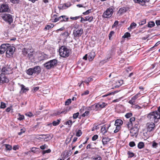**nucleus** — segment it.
Masks as SVG:
<instances>
[{"mask_svg": "<svg viewBox=\"0 0 160 160\" xmlns=\"http://www.w3.org/2000/svg\"><path fill=\"white\" fill-rule=\"evenodd\" d=\"M148 118L154 123H157L160 119V114L156 111H154L148 114Z\"/></svg>", "mask_w": 160, "mask_h": 160, "instance_id": "obj_1", "label": "nucleus"}, {"mask_svg": "<svg viewBox=\"0 0 160 160\" xmlns=\"http://www.w3.org/2000/svg\"><path fill=\"white\" fill-rule=\"evenodd\" d=\"M59 52L60 56L63 58H66L70 55L71 50L66 46H62L59 48Z\"/></svg>", "mask_w": 160, "mask_h": 160, "instance_id": "obj_2", "label": "nucleus"}, {"mask_svg": "<svg viewBox=\"0 0 160 160\" xmlns=\"http://www.w3.org/2000/svg\"><path fill=\"white\" fill-rule=\"evenodd\" d=\"M41 69L39 66H36L33 68H29L26 71L27 73L29 75H32L33 74H38L41 72Z\"/></svg>", "mask_w": 160, "mask_h": 160, "instance_id": "obj_3", "label": "nucleus"}, {"mask_svg": "<svg viewBox=\"0 0 160 160\" xmlns=\"http://www.w3.org/2000/svg\"><path fill=\"white\" fill-rule=\"evenodd\" d=\"M58 61L56 59L50 60L44 64V67L47 69H50L54 68L57 66Z\"/></svg>", "mask_w": 160, "mask_h": 160, "instance_id": "obj_4", "label": "nucleus"}, {"mask_svg": "<svg viewBox=\"0 0 160 160\" xmlns=\"http://www.w3.org/2000/svg\"><path fill=\"white\" fill-rule=\"evenodd\" d=\"M6 49V56L8 58L12 57L13 54L15 51V48L11 46L9 44H7Z\"/></svg>", "mask_w": 160, "mask_h": 160, "instance_id": "obj_5", "label": "nucleus"}, {"mask_svg": "<svg viewBox=\"0 0 160 160\" xmlns=\"http://www.w3.org/2000/svg\"><path fill=\"white\" fill-rule=\"evenodd\" d=\"M34 52L32 48H24L22 50V54L24 56H26L27 55V57L30 59L33 57V53Z\"/></svg>", "mask_w": 160, "mask_h": 160, "instance_id": "obj_6", "label": "nucleus"}, {"mask_svg": "<svg viewBox=\"0 0 160 160\" xmlns=\"http://www.w3.org/2000/svg\"><path fill=\"white\" fill-rule=\"evenodd\" d=\"M10 11L9 5L3 3L0 5V13L8 12Z\"/></svg>", "mask_w": 160, "mask_h": 160, "instance_id": "obj_7", "label": "nucleus"}, {"mask_svg": "<svg viewBox=\"0 0 160 160\" xmlns=\"http://www.w3.org/2000/svg\"><path fill=\"white\" fill-rule=\"evenodd\" d=\"M113 9L111 7L108 8L102 14V16L105 18H108L111 17L113 13Z\"/></svg>", "mask_w": 160, "mask_h": 160, "instance_id": "obj_8", "label": "nucleus"}, {"mask_svg": "<svg viewBox=\"0 0 160 160\" xmlns=\"http://www.w3.org/2000/svg\"><path fill=\"white\" fill-rule=\"evenodd\" d=\"M83 32V29L82 28H77L74 29L73 31V35L74 38H78L80 37L82 35Z\"/></svg>", "mask_w": 160, "mask_h": 160, "instance_id": "obj_9", "label": "nucleus"}, {"mask_svg": "<svg viewBox=\"0 0 160 160\" xmlns=\"http://www.w3.org/2000/svg\"><path fill=\"white\" fill-rule=\"evenodd\" d=\"M155 123L153 122H148L146 124V129L148 132L153 131L155 129Z\"/></svg>", "mask_w": 160, "mask_h": 160, "instance_id": "obj_10", "label": "nucleus"}, {"mask_svg": "<svg viewBox=\"0 0 160 160\" xmlns=\"http://www.w3.org/2000/svg\"><path fill=\"white\" fill-rule=\"evenodd\" d=\"M9 80L8 78L3 73H2L0 75V85L4 83L8 82Z\"/></svg>", "mask_w": 160, "mask_h": 160, "instance_id": "obj_11", "label": "nucleus"}, {"mask_svg": "<svg viewBox=\"0 0 160 160\" xmlns=\"http://www.w3.org/2000/svg\"><path fill=\"white\" fill-rule=\"evenodd\" d=\"M2 19L4 20L11 24L13 21L12 16L9 14H4L2 16Z\"/></svg>", "mask_w": 160, "mask_h": 160, "instance_id": "obj_12", "label": "nucleus"}, {"mask_svg": "<svg viewBox=\"0 0 160 160\" xmlns=\"http://www.w3.org/2000/svg\"><path fill=\"white\" fill-rule=\"evenodd\" d=\"M12 68L9 66L7 65L2 68V73H4L5 75L9 74L12 73Z\"/></svg>", "mask_w": 160, "mask_h": 160, "instance_id": "obj_13", "label": "nucleus"}, {"mask_svg": "<svg viewBox=\"0 0 160 160\" xmlns=\"http://www.w3.org/2000/svg\"><path fill=\"white\" fill-rule=\"evenodd\" d=\"M39 137L37 136V138L38 139H42L45 141H47L52 138V137L49 134L39 135Z\"/></svg>", "mask_w": 160, "mask_h": 160, "instance_id": "obj_14", "label": "nucleus"}, {"mask_svg": "<svg viewBox=\"0 0 160 160\" xmlns=\"http://www.w3.org/2000/svg\"><path fill=\"white\" fill-rule=\"evenodd\" d=\"M141 95V93L139 92L132 98L129 101L128 103L132 105H134L136 102V100Z\"/></svg>", "mask_w": 160, "mask_h": 160, "instance_id": "obj_15", "label": "nucleus"}, {"mask_svg": "<svg viewBox=\"0 0 160 160\" xmlns=\"http://www.w3.org/2000/svg\"><path fill=\"white\" fill-rule=\"evenodd\" d=\"M106 124L104 125L101 128V132L103 134L106 135L109 128L110 126V124L107 126Z\"/></svg>", "mask_w": 160, "mask_h": 160, "instance_id": "obj_16", "label": "nucleus"}, {"mask_svg": "<svg viewBox=\"0 0 160 160\" xmlns=\"http://www.w3.org/2000/svg\"><path fill=\"white\" fill-rule=\"evenodd\" d=\"M135 118L134 117H132L129 119V121L128 122L127 124V126L128 128H131L132 127L133 124L135 122Z\"/></svg>", "mask_w": 160, "mask_h": 160, "instance_id": "obj_17", "label": "nucleus"}, {"mask_svg": "<svg viewBox=\"0 0 160 160\" xmlns=\"http://www.w3.org/2000/svg\"><path fill=\"white\" fill-rule=\"evenodd\" d=\"M129 9V8L128 7H123L119 8L118 11V13L120 15H122L128 11Z\"/></svg>", "mask_w": 160, "mask_h": 160, "instance_id": "obj_18", "label": "nucleus"}, {"mask_svg": "<svg viewBox=\"0 0 160 160\" xmlns=\"http://www.w3.org/2000/svg\"><path fill=\"white\" fill-rule=\"evenodd\" d=\"M89 108L91 109V110L95 111H100L98 106V103H96L95 104L89 107Z\"/></svg>", "mask_w": 160, "mask_h": 160, "instance_id": "obj_19", "label": "nucleus"}, {"mask_svg": "<svg viewBox=\"0 0 160 160\" xmlns=\"http://www.w3.org/2000/svg\"><path fill=\"white\" fill-rule=\"evenodd\" d=\"M81 22L84 21L85 22L87 21H88L89 22H91L93 20V17L92 16L89 17V16H86L85 17V18H83L82 17H81Z\"/></svg>", "mask_w": 160, "mask_h": 160, "instance_id": "obj_20", "label": "nucleus"}, {"mask_svg": "<svg viewBox=\"0 0 160 160\" xmlns=\"http://www.w3.org/2000/svg\"><path fill=\"white\" fill-rule=\"evenodd\" d=\"M7 44H2L0 46V54H2L6 51Z\"/></svg>", "mask_w": 160, "mask_h": 160, "instance_id": "obj_21", "label": "nucleus"}, {"mask_svg": "<svg viewBox=\"0 0 160 160\" xmlns=\"http://www.w3.org/2000/svg\"><path fill=\"white\" fill-rule=\"evenodd\" d=\"M123 122L120 119H117L115 121V125L117 127H119L121 128V126L123 124Z\"/></svg>", "mask_w": 160, "mask_h": 160, "instance_id": "obj_22", "label": "nucleus"}, {"mask_svg": "<svg viewBox=\"0 0 160 160\" xmlns=\"http://www.w3.org/2000/svg\"><path fill=\"white\" fill-rule=\"evenodd\" d=\"M89 54L88 60L89 61H92L93 60L95 56V53L94 52H91Z\"/></svg>", "mask_w": 160, "mask_h": 160, "instance_id": "obj_23", "label": "nucleus"}, {"mask_svg": "<svg viewBox=\"0 0 160 160\" xmlns=\"http://www.w3.org/2000/svg\"><path fill=\"white\" fill-rule=\"evenodd\" d=\"M100 110L107 106L108 104L105 102H100L98 103Z\"/></svg>", "mask_w": 160, "mask_h": 160, "instance_id": "obj_24", "label": "nucleus"}, {"mask_svg": "<svg viewBox=\"0 0 160 160\" xmlns=\"http://www.w3.org/2000/svg\"><path fill=\"white\" fill-rule=\"evenodd\" d=\"M20 86L21 87V92L22 93L26 92L29 90L28 88H25V86L23 84H21Z\"/></svg>", "mask_w": 160, "mask_h": 160, "instance_id": "obj_25", "label": "nucleus"}, {"mask_svg": "<svg viewBox=\"0 0 160 160\" xmlns=\"http://www.w3.org/2000/svg\"><path fill=\"white\" fill-rule=\"evenodd\" d=\"M57 15L54 14L51 16V18L50 20L52 22H57Z\"/></svg>", "mask_w": 160, "mask_h": 160, "instance_id": "obj_26", "label": "nucleus"}, {"mask_svg": "<svg viewBox=\"0 0 160 160\" xmlns=\"http://www.w3.org/2000/svg\"><path fill=\"white\" fill-rule=\"evenodd\" d=\"M70 108L68 107H65L63 110L61 111V113H62V114H65L70 111Z\"/></svg>", "mask_w": 160, "mask_h": 160, "instance_id": "obj_27", "label": "nucleus"}, {"mask_svg": "<svg viewBox=\"0 0 160 160\" xmlns=\"http://www.w3.org/2000/svg\"><path fill=\"white\" fill-rule=\"evenodd\" d=\"M61 119H60L57 120L53 121L52 123L50 124H52L54 126H56L59 124L61 122Z\"/></svg>", "mask_w": 160, "mask_h": 160, "instance_id": "obj_28", "label": "nucleus"}, {"mask_svg": "<svg viewBox=\"0 0 160 160\" xmlns=\"http://www.w3.org/2000/svg\"><path fill=\"white\" fill-rule=\"evenodd\" d=\"M3 146L5 147L6 151H10L12 149V146L9 144H4L3 145Z\"/></svg>", "mask_w": 160, "mask_h": 160, "instance_id": "obj_29", "label": "nucleus"}, {"mask_svg": "<svg viewBox=\"0 0 160 160\" xmlns=\"http://www.w3.org/2000/svg\"><path fill=\"white\" fill-rule=\"evenodd\" d=\"M110 139L108 137H104L102 138V142L103 145L107 144L110 141Z\"/></svg>", "mask_w": 160, "mask_h": 160, "instance_id": "obj_30", "label": "nucleus"}, {"mask_svg": "<svg viewBox=\"0 0 160 160\" xmlns=\"http://www.w3.org/2000/svg\"><path fill=\"white\" fill-rule=\"evenodd\" d=\"M136 129H137L136 130H134L133 129H132L131 130L130 133L131 136H137L138 134V130L137 128Z\"/></svg>", "mask_w": 160, "mask_h": 160, "instance_id": "obj_31", "label": "nucleus"}, {"mask_svg": "<svg viewBox=\"0 0 160 160\" xmlns=\"http://www.w3.org/2000/svg\"><path fill=\"white\" fill-rule=\"evenodd\" d=\"M62 22H66L68 21L69 18L66 15H62Z\"/></svg>", "mask_w": 160, "mask_h": 160, "instance_id": "obj_32", "label": "nucleus"}, {"mask_svg": "<svg viewBox=\"0 0 160 160\" xmlns=\"http://www.w3.org/2000/svg\"><path fill=\"white\" fill-rule=\"evenodd\" d=\"M93 80V79L92 76L89 77L87 79H86L83 82L88 84L89 82Z\"/></svg>", "mask_w": 160, "mask_h": 160, "instance_id": "obj_33", "label": "nucleus"}, {"mask_svg": "<svg viewBox=\"0 0 160 160\" xmlns=\"http://www.w3.org/2000/svg\"><path fill=\"white\" fill-rule=\"evenodd\" d=\"M54 25L53 24L50 23V25H48L46 26L44 28V30H49V29L52 28L54 27Z\"/></svg>", "mask_w": 160, "mask_h": 160, "instance_id": "obj_34", "label": "nucleus"}, {"mask_svg": "<svg viewBox=\"0 0 160 160\" xmlns=\"http://www.w3.org/2000/svg\"><path fill=\"white\" fill-rule=\"evenodd\" d=\"M72 123L73 122L71 120H69L66 122H64V124L68 125V128H70L71 127Z\"/></svg>", "mask_w": 160, "mask_h": 160, "instance_id": "obj_35", "label": "nucleus"}, {"mask_svg": "<svg viewBox=\"0 0 160 160\" xmlns=\"http://www.w3.org/2000/svg\"><path fill=\"white\" fill-rule=\"evenodd\" d=\"M91 158L92 160H102V158L99 155H97L95 156H93Z\"/></svg>", "mask_w": 160, "mask_h": 160, "instance_id": "obj_36", "label": "nucleus"}, {"mask_svg": "<svg viewBox=\"0 0 160 160\" xmlns=\"http://www.w3.org/2000/svg\"><path fill=\"white\" fill-rule=\"evenodd\" d=\"M122 83V81H118L116 82V85H115L114 87L115 88H117L120 86Z\"/></svg>", "mask_w": 160, "mask_h": 160, "instance_id": "obj_37", "label": "nucleus"}, {"mask_svg": "<svg viewBox=\"0 0 160 160\" xmlns=\"http://www.w3.org/2000/svg\"><path fill=\"white\" fill-rule=\"evenodd\" d=\"M91 147H92V145L91 143H89V144H88L86 147V150H89L90 149H95V150H97V148L96 147L92 148Z\"/></svg>", "mask_w": 160, "mask_h": 160, "instance_id": "obj_38", "label": "nucleus"}, {"mask_svg": "<svg viewBox=\"0 0 160 160\" xmlns=\"http://www.w3.org/2000/svg\"><path fill=\"white\" fill-rule=\"evenodd\" d=\"M144 146V143L142 142H139L138 145V147L139 149H142Z\"/></svg>", "mask_w": 160, "mask_h": 160, "instance_id": "obj_39", "label": "nucleus"}, {"mask_svg": "<svg viewBox=\"0 0 160 160\" xmlns=\"http://www.w3.org/2000/svg\"><path fill=\"white\" fill-rule=\"evenodd\" d=\"M71 32H68V31H66L63 32L62 34V35L64 36L66 38H67L70 35Z\"/></svg>", "mask_w": 160, "mask_h": 160, "instance_id": "obj_40", "label": "nucleus"}, {"mask_svg": "<svg viewBox=\"0 0 160 160\" xmlns=\"http://www.w3.org/2000/svg\"><path fill=\"white\" fill-rule=\"evenodd\" d=\"M137 25L136 24L135 22H132L131 23L130 27L128 28V29H132L134 28Z\"/></svg>", "mask_w": 160, "mask_h": 160, "instance_id": "obj_41", "label": "nucleus"}, {"mask_svg": "<svg viewBox=\"0 0 160 160\" xmlns=\"http://www.w3.org/2000/svg\"><path fill=\"white\" fill-rule=\"evenodd\" d=\"M82 134V132L81 130L80 129H78L77 131H76V135L77 137H80Z\"/></svg>", "mask_w": 160, "mask_h": 160, "instance_id": "obj_42", "label": "nucleus"}, {"mask_svg": "<svg viewBox=\"0 0 160 160\" xmlns=\"http://www.w3.org/2000/svg\"><path fill=\"white\" fill-rule=\"evenodd\" d=\"M65 4H60L58 8L59 10L65 9H67Z\"/></svg>", "mask_w": 160, "mask_h": 160, "instance_id": "obj_43", "label": "nucleus"}, {"mask_svg": "<svg viewBox=\"0 0 160 160\" xmlns=\"http://www.w3.org/2000/svg\"><path fill=\"white\" fill-rule=\"evenodd\" d=\"M127 154L128 155V158H131L133 157L135 154L134 153H133L132 152H131L130 151H128L127 152Z\"/></svg>", "mask_w": 160, "mask_h": 160, "instance_id": "obj_44", "label": "nucleus"}, {"mask_svg": "<svg viewBox=\"0 0 160 160\" xmlns=\"http://www.w3.org/2000/svg\"><path fill=\"white\" fill-rule=\"evenodd\" d=\"M155 23L154 22H149L148 24V27L149 28H152L155 26Z\"/></svg>", "mask_w": 160, "mask_h": 160, "instance_id": "obj_45", "label": "nucleus"}, {"mask_svg": "<svg viewBox=\"0 0 160 160\" xmlns=\"http://www.w3.org/2000/svg\"><path fill=\"white\" fill-rule=\"evenodd\" d=\"M115 32L113 31H111L108 35L109 39L111 40L112 39V37L113 35L114 34Z\"/></svg>", "mask_w": 160, "mask_h": 160, "instance_id": "obj_46", "label": "nucleus"}, {"mask_svg": "<svg viewBox=\"0 0 160 160\" xmlns=\"http://www.w3.org/2000/svg\"><path fill=\"white\" fill-rule=\"evenodd\" d=\"M90 112L89 111H86L82 115V116L83 117H88L89 114Z\"/></svg>", "mask_w": 160, "mask_h": 160, "instance_id": "obj_47", "label": "nucleus"}, {"mask_svg": "<svg viewBox=\"0 0 160 160\" xmlns=\"http://www.w3.org/2000/svg\"><path fill=\"white\" fill-rule=\"evenodd\" d=\"M146 23V19H143L140 22L138 23L140 25H142Z\"/></svg>", "mask_w": 160, "mask_h": 160, "instance_id": "obj_48", "label": "nucleus"}, {"mask_svg": "<svg viewBox=\"0 0 160 160\" xmlns=\"http://www.w3.org/2000/svg\"><path fill=\"white\" fill-rule=\"evenodd\" d=\"M20 132H18V134L19 135H21L22 133H24L25 132V129L24 128L21 129Z\"/></svg>", "mask_w": 160, "mask_h": 160, "instance_id": "obj_49", "label": "nucleus"}, {"mask_svg": "<svg viewBox=\"0 0 160 160\" xmlns=\"http://www.w3.org/2000/svg\"><path fill=\"white\" fill-rule=\"evenodd\" d=\"M71 102V100L70 99H68L65 102V105H69Z\"/></svg>", "mask_w": 160, "mask_h": 160, "instance_id": "obj_50", "label": "nucleus"}, {"mask_svg": "<svg viewBox=\"0 0 160 160\" xmlns=\"http://www.w3.org/2000/svg\"><path fill=\"white\" fill-rule=\"evenodd\" d=\"M132 115V113L131 112L127 113L125 115V117L126 118H129L131 117Z\"/></svg>", "mask_w": 160, "mask_h": 160, "instance_id": "obj_51", "label": "nucleus"}, {"mask_svg": "<svg viewBox=\"0 0 160 160\" xmlns=\"http://www.w3.org/2000/svg\"><path fill=\"white\" fill-rule=\"evenodd\" d=\"M130 36L131 35L130 33L128 32H127L124 34V36H123V37L125 38H128L130 37Z\"/></svg>", "mask_w": 160, "mask_h": 160, "instance_id": "obj_52", "label": "nucleus"}, {"mask_svg": "<svg viewBox=\"0 0 160 160\" xmlns=\"http://www.w3.org/2000/svg\"><path fill=\"white\" fill-rule=\"evenodd\" d=\"M19 117L18 118V120L21 121L24 119V115H21L20 114H19Z\"/></svg>", "mask_w": 160, "mask_h": 160, "instance_id": "obj_53", "label": "nucleus"}, {"mask_svg": "<svg viewBox=\"0 0 160 160\" xmlns=\"http://www.w3.org/2000/svg\"><path fill=\"white\" fill-rule=\"evenodd\" d=\"M81 17V16H76L75 17H70V19L71 20H77L78 19L80 18Z\"/></svg>", "mask_w": 160, "mask_h": 160, "instance_id": "obj_54", "label": "nucleus"}, {"mask_svg": "<svg viewBox=\"0 0 160 160\" xmlns=\"http://www.w3.org/2000/svg\"><path fill=\"white\" fill-rule=\"evenodd\" d=\"M158 143H156L155 141L152 142V147L153 148H156L157 147Z\"/></svg>", "mask_w": 160, "mask_h": 160, "instance_id": "obj_55", "label": "nucleus"}, {"mask_svg": "<svg viewBox=\"0 0 160 160\" xmlns=\"http://www.w3.org/2000/svg\"><path fill=\"white\" fill-rule=\"evenodd\" d=\"M6 107V104L3 102H1V106L0 108H5Z\"/></svg>", "mask_w": 160, "mask_h": 160, "instance_id": "obj_56", "label": "nucleus"}, {"mask_svg": "<svg viewBox=\"0 0 160 160\" xmlns=\"http://www.w3.org/2000/svg\"><path fill=\"white\" fill-rule=\"evenodd\" d=\"M79 115V113L78 112H77L76 113H74L73 115V118L76 119L77 118Z\"/></svg>", "mask_w": 160, "mask_h": 160, "instance_id": "obj_57", "label": "nucleus"}, {"mask_svg": "<svg viewBox=\"0 0 160 160\" xmlns=\"http://www.w3.org/2000/svg\"><path fill=\"white\" fill-rule=\"evenodd\" d=\"M51 152V150L50 149H48L46 150H44L43 151L42 153V154H45L46 153H49Z\"/></svg>", "mask_w": 160, "mask_h": 160, "instance_id": "obj_58", "label": "nucleus"}, {"mask_svg": "<svg viewBox=\"0 0 160 160\" xmlns=\"http://www.w3.org/2000/svg\"><path fill=\"white\" fill-rule=\"evenodd\" d=\"M98 138V136L97 135H94L92 137V140L93 141H94L96 140Z\"/></svg>", "mask_w": 160, "mask_h": 160, "instance_id": "obj_59", "label": "nucleus"}, {"mask_svg": "<svg viewBox=\"0 0 160 160\" xmlns=\"http://www.w3.org/2000/svg\"><path fill=\"white\" fill-rule=\"evenodd\" d=\"M129 146L131 147H133L136 145V144L134 142H131L129 143Z\"/></svg>", "mask_w": 160, "mask_h": 160, "instance_id": "obj_60", "label": "nucleus"}, {"mask_svg": "<svg viewBox=\"0 0 160 160\" xmlns=\"http://www.w3.org/2000/svg\"><path fill=\"white\" fill-rule=\"evenodd\" d=\"M91 12H92V9H90L87 10L85 12H83V14L84 15H86L89 14Z\"/></svg>", "mask_w": 160, "mask_h": 160, "instance_id": "obj_61", "label": "nucleus"}, {"mask_svg": "<svg viewBox=\"0 0 160 160\" xmlns=\"http://www.w3.org/2000/svg\"><path fill=\"white\" fill-rule=\"evenodd\" d=\"M48 146L46 144H44L43 145L40 146V148L42 150L47 148Z\"/></svg>", "mask_w": 160, "mask_h": 160, "instance_id": "obj_62", "label": "nucleus"}, {"mask_svg": "<svg viewBox=\"0 0 160 160\" xmlns=\"http://www.w3.org/2000/svg\"><path fill=\"white\" fill-rule=\"evenodd\" d=\"M89 91L88 90L85 91L83 93H82L81 95L82 96L86 95L89 94Z\"/></svg>", "mask_w": 160, "mask_h": 160, "instance_id": "obj_63", "label": "nucleus"}, {"mask_svg": "<svg viewBox=\"0 0 160 160\" xmlns=\"http://www.w3.org/2000/svg\"><path fill=\"white\" fill-rule=\"evenodd\" d=\"M72 136L70 138H67L66 141H65V143L66 144H68L71 141V138H72Z\"/></svg>", "mask_w": 160, "mask_h": 160, "instance_id": "obj_64", "label": "nucleus"}]
</instances>
